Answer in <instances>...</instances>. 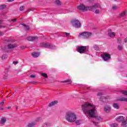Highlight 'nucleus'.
<instances>
[{
  "instance_id": "nucleus-1",
  "label": "nucleus",
  "mask_w": 127,
  "mask_h": 127,
  "mask_svg": "<svg viewBox=\"0 0 127 127\" xmlns=\"http://www.w3.org/2000/svg\"><path fill=\"white\" fill-rule=\"evenodd\" d=\"M81 108L83 113L87 116L88 119L94 118L98 121H101L102 118L101 117L95 116L97 114V110L95 105L86 102L82 105Z\"/></svg>"
},
{
  "instance_id": "nucleus-2",
  "label": "nucleus",
  "mask_w": 127,
  "mask_h": 127,
  "mask_svg": "<svg viewBox=\"0 0 127 127\" xmlns=\"http://www.w3.org/2000/svg\"><path fill=\"white\" fill-rule=\"evenodd\" d=\"M65 119L68 123H74L77 120V115L75 113L69 111L65 114Z\"/></svg>"
},
{
  "instance_id": "nucleus-3",
  "label": "nucleus",
  "mask_w": 127,
  "mask_h": 127,
  "mask_svg": "<svg viewBox=\"0 0 127 127\" xmlns=\"http://www.w3.org/2000/svg\"><path fill=\"white\" fill-rule=\"evenodd\" d=\"M97 7H100V4L96 3L93 6L86 7L85 5L81 4L77 7V8L81 11H86L87 10H94V9H95V8H97Z\"/></svg>"
},
{
  "instance_id": "nucleus-4",
  "label": "nucleus",
  "mask_w": 127,
  "mask_h": 127,
  "mask_svg": "<svg viewBox=\"0 0 127 127\" xmlns=\"http://www.w3.org/2000/svg\"><path fill=\"white\" fill-rule=\"evenodd\" d=\"M88 49H89V47L88 46H77V50L79 53L80 54H83L85 53H87L88 52Z\"/></svg>"
},
{
  "instance_id": "nucleus-5",
  "label": "nucleus",
  "mask_w": 127,
  "mask_h": 127,
  "mask_svg": "<svg viewBox=\"0 0 127 127\" xmlns=\"http://www.w3.org/2000/svg\"><path fill=\"white\" fill-rule=\"evenodd\" d=\"M116 121L119 123H122L121 126L122 127H127V121L125 120V117L123 116H119L116 119Z\"/></svg>"
},
{
  "instance_id": "nucleus-6",
  "label": "nucleus",
  "mask_w": 127,
  "mask_h": 127,
  "mask_svg": "<svg viewBox=\"0 0 127 127\" xmlns=\"http://www.w3.org/2000/svg\"><path fill=\"white\" fill-rule=\"evenodd\" d=\"M92 33L90 32H83L79 33L78 37H81V38H89L90 36H92Z\"/></svg>"
},
{
  "instance_id": "nucleus-7",
  "label": "nucleus",
  "mask_w": 127,
  "mask_h": 127,
  "mask_svg": "<svg viewBox=\"0 0 127 127\" xmlns=\"http://www.w3.org/2000/svg\"><path fill=\"white\" fill-rule=\"evenodd\" d=\"M71 24L72 26L75 27L76 28H80L82 25L81 24V22L77 19H74L71 20Z\"/></svg>"
},
{
  "instance_id": "nucleus-8",
  "label": "nucleus",
  "mask_w": 127,
  "mask_h": 127,
  "mask_svg": "<svg viewBox=\"0 0 127 127\" xmlns=\"http://www.w3.org/2000/svg\"><path fill=\"white\" fill-rule=\"evenodd\" d=\"M101 57L104 61H109L111 59V55L108 53H104L101 55Z\"/></svg>"
},
{
  "instance_id": "nucleus-9",
  "label": "nucleus",
  "mask_w": 127,
  "mask_h": 127,
  "mask_svg": "<svg viewBox=\"0 0 127 127\" xmlns=\"http://www.w3.org/2000/svg\"><path fill=\"white\" fill-rule=\"evenodd\" d=\"M40 47H44V48H52L53 49L52 47L51 46V45L49 43H42L40 44Z\"/></svg>"
},
{
  "instance_id": "nucleus-10",
  "label": "nucleus",
  "mask_w": 127,
  "mask_h": 127,
  "mask_svg": "<svg viewBox=\"0 0 127 127\" xmlns=\"http://www.w3.org/2000/svg\"><path fill=\"white\" fill-rule=\"evenodd\" d=\"M97 96H98V97H101V98H100V101H101V102H105V100H106V99L109 98V97H106L105 96H103V93H98Z\"/></svg>"
},
{
  "instance_id": "nucleus-11",
  "label": "nucleus",
  "mask_w": 127,
  "mask_h": 127,
  "mask_svg": "<svg viewBox=\"0 0 127 127\" xmlns=\"http://www.w3.org/2000/svg\"><path fill=\"white\" fill-rule=\"evenodd\" d=\"M111 106L109 105H105L104 107V111L105 113H110V112H111Z\"/></svg>"
},
{
  "instance_id": "nucleus-12",
  "label": "nucleus",
  "mask_w": 127,
  "mask_h": 127,
  "mask_svg": "<svg viewBox=\"0 0 127 127\" xmlns=\"http://www.w3.org/2000/svg\"><path fill=\"white\" fill-rule=\"evenodd\" d=\"M108 36L109 37H115V36H116V34L115 33V32H112V30L111 29H109L108 30Z\"/></svg>"
},
{
  "instance_id": "nucleus-13",
  "label": "nucleus",
  "mask_w": 127,
  "mask_h": 127,
  "mask_svg": "<svg viewBox=\"0 0 127 127\" xmlns=\"http://www.w3.org/2000/svg\"><path fill=\"white\" fill-rule=\"evenodd\" d=\"M99 9L102 10V7H101V5H100V7H96V8H94L93 10H91L92 11H94L95 13L98 14V13H100Z\"/></svg>"
},
{
  "instance_id": "nucleus-14",
  "label": "nucleus",
  "mask_w": 127,
  "mask_h": 127,
  "mask_svg": "<svg viewBox=\"0 0 127 127\" xmlns=\"http://www.w3.org/2000/svg\"><path fill=\"white\" fill-rule=\"evenodd\" d=\"M8 49H13V48H15V47H17V45L15 44H8L7 46Z\"/></svg>"
},
{
  "instance_id": "nucleus-15",
  "label": "nucleus",
  "mask_w": 127,
  "mask_h": 127,
  "mask_svg": "<svg viewBox=\"0 0 127 127\" xmlns=\"http://www.w3.org/2000/svg\"><path fill=\"white\" fill-rule=\"evenodd\" d=\"M36 39H37V37H28L27 38L28 41H35Z\"/></svg>"
},
{
  "instance_id": "nucleus-16",
  "label": "nucleus",
  "mask_w": 127,
  "mask_h": 127,
  "mask_svg": "<svg viewBox=\"0 0 127 127\" xmlns=\"http://www.w3.org/2000/svg\"><path fill=\"white\" fill-rule=\"evenodd\" d=\"M57 104H58V101H53L49 104L48 107H53V106H55V105H57Z\"/></svg>"
},
{
  "instance_id": "nucleus-17",
  "label": "nucleus",
  "mask_w": 127,
  "mask_h": 127,
  "mask_svg": "<svg viewBox=\"0 0 127 127\" xmlns=\"http://www.w3.org/2000/svg\"><path fill=\"white\" fill-rule=\"evenodd\" d=\"M40 55V53H39L34 52L32 53V56L34 58H37V57H39Z\"/></svg>"
},
{
  "instance_id": "nucleus-18",
  "label": "nucleus",
  "mask_w": 127,
  "mask_h": 127,
  "mask_svg": "<svg viewBox=\"0 0 127 127\" xmlns=\"http://www.w3.org/2000/svg\"><path fill=\"white\" fill-rule=\"evenodd\" d=\"M5 122H6V118H5V117H2L1 119L0 124V125H4V124H5Z\"/></svg>"
},
{
  "instance_id": "nucleus-19",
  "label": "nucleus",
  "mask_w": 127,
  "mask_h": 127,
  "mask_svg": "<svg viewBox=\"0 0 127 127\" xmlns=\"http://www.w3.org/2000/svg\"><path fill=\"white\" fill-rule=\"evenodd\" d=\"M113 107L114 109H116V110H119V109H120V105H119V104L117 103H113Z\"/></svg>"
},
{
  "instance_id": "nucleus-20",
  "label": "nucleus",
  "mask_w": 127,
  "mask_h": 127,
  "mask_svg": "<svg viewBox=\"0 0 127 127\" xmlns=\"http://www.w3.org/2000/svg\"><path fill=\"white\" fill-rule=\"evenodd\" d=\"M74 123H75V125H76V126H80V125H81V124H82V120H76L74 122Z\"/></svg>"
},
{
  "instance_id": "nucleus-21",
  "label": "nucleus",
  "mask_w": 127,
  "mask_h": 127,
  "mask_svg": "<svg viewBox=\"0 0 127 127\" xmlns=\"http://www.w3.org/2000/svg\"><path fill=\"white\" fill-rule=\"evenodd\" d=\"M35 125H36V123H35V122H32L31 123H29L27 125V127H35Z\"/></svg>"
},
{
  "instance_id": "nucleus-22",
  "label": "nucleus",
  "mask_w": 127,
  "mask_h": 127,
  "mask_svg": "<svg viewBox=\"0 0 127 127\" xmlns=\"http://www.w3.org/2000/svg\"><path fill=\"white\" fill-rule=\"evenodd\" d=\"M52 124L50 123H45L43 124V127H51Z\"/></svg>"
},
{
  "instance_id": "nucleus-23",
  "label": "nucleus",
  "mask_w": 127,
  "mask_h": 127,
  "mask_svg": "<svg viewBox=\"0 0 127 127\" xmlns=\"http://www.w3.org/2000/svg\"><path fill=\"white\" fill-rule=\"evenodd\" d=\"M121 102H127V98L125 97H121L119 99Z\"/></svg>"
},
{
  "instance_id": "nucleus-24",
  "label": "nucleus",
  "mask_w": 127,
  "mask_h": 127,
  "mask_svg": "<svg viewBox=\"0 0 127 127\" xmlns=\"http://www.w3.org/2000/svg\"><path fill=\"white\" fill-rule=\"evenodd\" d=\"M126 14H127V11H124L122 13H120L119 17H123V16H125Z\"/></svg>"
},
{
  "instance_id": "nucleus-25",
  "label": "nucleus",
  "mask_w": 127,
  "mask_h": 127,
  "mask_svg": "<svg viewBox=\"0 0 127 127\" xmlns=\"http://www.w3.org/2000/svg\"><path fill=\"white\" fill-rule=\"evenodd\" d=\"M21 25L25 27V30H29V26L25 25V24H21Z\"/></svg>"
},
{
  "instance_id": "nucleus-26",
  "label": "nucleus",
  "mask_w": 127,
  "mask_h": 127,
  "mask_svg": "<svg viewBox=\"0 0 127 127\" xmlns=\"http://www.w3.org/2000/svg\"><path fill=\"white\" fill-rule=\"evenodd\" d=\"M110 127H119V124L117 123H113L110 124Z\"/></svg>"
},
{
  "instance_id": "nucleus-27",
  "label": "nucleus",
  "mask_w": 127,
  "mask_h": 127,
  "mask_svg": "<svg viewBox=\"0 0 127 127\" xmlns=\"http://www.w3.org/2000/svg\"><path fill=\"white\" fill-rule=\"evenodd\" d=\"M93 48L94 49H95V50H96L97 51L100 50V47L97 45H94L93 46Z\"/></svg>"
},
{
  "instance_id": "nucleus-28",
  "label": "nucleus",
  "mask_w": 127,
  "mask_h": 127,
  "mask_svg": "<svg viewBox=\"0 0 127 127\" xmlns=\"http://www.w3.org/2000/svg\"><path fill=\"white\" fill-rule=\"evenodd\" d=\"M3 105H4V102L2 101L1 103H0V110L1 111H3V108H1Z\"/></svg>"
},
{
  "instance_id": "nucleus-29",
  "label": "nucleus",
  "mask_w": 127,
  "mask_h": 127,
  "mask_svg": "<svg viewBox=\"0 0 127 127\" xmlns=\"http://www.w3.org/2000/svg\"><path fill=\"white\" fill-rule=\"evenodd\" d=\"M8 74L6 73V70L5 71V75L3 76V78L4 79H7Z\"/></svg>"
},
{
  "instance_id": "nucleus-30",
  "label": "nucleus",
  "mask_w": 127,
  "mask_h": 127,
  "mask_svg": "<svg viewBox=\"0 0 127 127\" xmlns=\"http://www.w3.org/2000/svg\"><path fill=\"white\" fill-rule=\"evenodd\" d=\"M25 7L24 6V5H22L19 8V10L20 11H23V10L25 9Z\"/></svg>"
},
{
  "instance_id": "nucleus-31",
  "label": "nucleus",
  "mask_w": 127,
  "mask_h": 127,
  "mask_svg": "<svg viewBox=\"0 0 127 127\" xmlns=\"http://www.w3.org/2000/svg\"><path fill=\"white\" fill-rule=\"evenodd\" d=\"M122 94H123V95H125V96H127V91H125V90H123L122 91Z\"/></svg>"
},
{
  "instance_id": "nucleus-32",
  "label": "nucleus",
  "mask_w": 127,
  "mask_h": 127,
  "mask_svg": "<svg viewBox=\"0 0 127 127\" xmlns=\"http://www.w3.org/2000/svg\"><path fill=\"white\" fill-rule=\"evenodd\" d=\"M56 3H57V4H58V5H60V4H61V2L59 0H57L56 1Z\"/></svg>"
},
{
  "instance_id": "nucleus-33",
  "label": "nucleus",
  "mask_w": 127,
  "mask_h": 127,
  "mask_svg": "<svg viewBox=\"0 0 127 127\" xmlns=\"http://www.w3.org/2000/svg\"><path fill=\"white\" fill-rule=\"evenodd\" d=\"M41 75H43V77H44L45 78H47L48 77L47 74L46 73H42Z\"/></svg>"
},
{
  "instance_id": "nucleus-34",
  "label": "nucleus",
  "mask_w": 127,
  "mask_h": 127,
  "mask_svg": "<svg viewBox=\"0 0 127 127\" xmlns=\"http://www.w3.org/2000/svg\"><path fill=\"white\" fill-rule=\"evenodd\" d=\"M117 42L118 43H120V44H121L123 42L122 41V39H121L120 38H118L117 40Z\"/></svg>"
},
{
  "instance_id": "nucleus-35",
  "label": "nucleus",
  "mask_w": 127,
  "mask_h": 127,
  "mask_svg": "<svg viewBox=\"0 0 127 127\" xmlns=\"http://www.w3.org/2000/svg\"><path fill=\"white\" fill-rule=\"evenodd\" d=\"M67 82H68V83H72V81L71 80H69V79H67L64 81V83H67Z\"/></svg>"
},
{
  "instance_id": "nucleus-36",
  "label": "nucleus",
  "mask_w": 127,
  "mask_h": 127,
  "mask_svg": "<svg viewBox=\"0 0 127 127\" xmlns=\"http://www.w3.org/2000/svg\"><path fill=\"white\" fill-rule=\"evenodd\" d=\"M118 49L119 50H123V46L122 45H119L118 46Z\"/></svg>"
},
{
  "instance_id": "nucleus-37",
  "label": "nucleus",
  "mask_w": 127,
  "mask_h": 127,
  "mask_svg": "<svg viewBox=\"0 0 127 127\" xmlns=\"http://www.w3.org/2000/svg\"><path fill=\"white\" fill-rule=\"evenodd\" d=\"M1 58L2 60H4V59H6V58H7V57H6L5 55H3L2 56Z\"/></svg>"
},
{
  "instance_id": "nucleus-38",
  "label": "nucleus",
  "mask_w": 127,
  "mask_h": 127,
  "mask_svg": "<svg viewBox=\"0 0 127 127\" xmlns=\"http://www.w3.org/2000/svg\"><path fill=\"white\" fill-rule=\"evenodd\" d=\"M0 7L1 8H5L6 7V5H1Z\"/></svg>"
},
{
  "instance_id": "nucleus-39",
  "label": "nucleus",
  "mask_w": 127,
  "mask_h": 127,
  "mask_svg": "<svg viewBox=\"0 0 127 127\" xmlns=\"http://www.w3.org/2000/svg\"><path fill=\"white\" fill-rule=\"evenodd\" d=\"M16 20H17V18H14V19H12L11 20V21H12L13 22H15V21H16Z\"/></svg>"
},
{
  "instance_id": "nucleus-40",
  "label": "nucleus",
  "mask_w": 127,
  "mask_h": 127,
  "mask_svg": "<svg viewBox=\"0 0 127 127\" xmlns=\"http://www.w3.org/2000/svg\"><path fill=\"white\" fill-rule=\"evenodd\" d=\"M69 35H70L69 33H65V35H64V36H65L66 37H68V36H69Z\"/></svg>"
},
{
  "instance_id": "nucleus-41",
  "label": "nucleus",
  "mask_w": 127,
  "mask_h": 127,
  "mask_svg": "<svg viewBox=\"0 0 127 127\" xmlns=\"http://www.w3.org/2000/svg\"><path fill=\"white\" fill-rule=\"evenodd\" d=\"M13 64H14V65H16L17 64H18V62H13Z\"/></svg>"
},
{
  "instance_id": "nucleus-42",
  "label": "nucleus",
  "mask_w": 127,
  "mask_h": 127,
  "mask_svg": "<svg viewBox=\"0 0 127 127\" xmlns=\"http://www.w3.org/2000/svg\"><path fill=\"white\" fill-rule=\"evenodd\" d=\"M33 11V9H28V11H27V12H29L30 11Z\"/></svg>"
},
{
  "instance_id": "nucleus-43",
  "label": "nucleus",
  "mask_w": 127,
  "mask_h": 127,
  "mask_svg": "<svg viewBox=\"0 0 127 127\" xmlns=\"http://www.w3.org/2000/svg\"><path fill=\"white\" fill-rule=\"evenodd\" d=\"M124 41L125 43H127V38H125Z\"/></svg>"
},
{
  "instance_id": "nucleus-44",
  "label": "nucleus",
  "mask_w": 127,
  "mask_h": 127,
  "mask_svg": "<svg viewBox=\"0 0 127 127\" xmlns=\"http://www.w3.org/2000/svg\"><path fill=\"white\" fill-rule=\"evenodd\" d=\"M93 124H94V125H98V122H95V121H92Z\"/></svg>"
},
{
  "instance_id": "nucleus-45",
  "label": "nucleus",
  "mask_w": 127,
  "mask_h": 127,
  "mask_svg": "<svg viewBox=\"0 0 127 127\" xmlns=\"http://www.w3.org/2000/svg\"><path fill=\"white\" fill-rule=\"evenodd\" d=\"M3 35V32H0V36H2Z\"/></svg>"
},
{
  "instance_id": "nucleus-46",
  "label": "nucleus",
  "mask_w": 127,
  "mask_h": 127,
  "mask_svg": "<svg viewBox=\"0 0 127 127\" xmlns=\"http://www.w3.org/2000/svg\"><path fill=\"white\" fill-rule=\"evenodd\" d=\"M30 77L31 78H35V75H30Z\"/></svg>"
},
{
  "instance_id": "nucleus-47",
  "label": "nucleus",
  "mask_w": 127,
  "mask_h": 127,
  "mask_svg": "<svg viewBox=\"0 0 127 127\" xmlns=\"http://www.w3.org/2000/svg\"><path fill=\"white\" fill-rule=\"evenodd\" d=\"M116 8H117V6H114L113 7V9H116Z\"/></svg>"
},
{
  "instance_id": "nucleus-48",
  "label": "nucleus",
  "mask_w": 127,
  "mask_h": 127,
  "mask_svg": "<svg viewBox=\"0 0 127 127\" xmlns=\"http://www.w3.org/2000/svg\"><path fill=\"white\" fill-rule=\"evenodd\" d=\"M21 49H25V47L22 46L21 47Z\"/></svg>"
},
{
  "instance_id": "nucleus-49",
  "label": "nucleus",
  "mask_w": 127,
  "mask_h": 127,
  "mask_svg": "<svg viewBox=\"0 0 127 127\" xmlns=\"http://www.w3.org/2000/svg\"><path fill=\"white\" fill-rule=\"evenodd\" d=\"M8 2H11V1H13V0H7Z\"/></svg>"
},
{
  "instance_id": "nucleus-50",
  "label": "nucleus",
  "mask_w": 127,
  "mask_h": 127,
  "mask_svg": "<svg viewBox=\"0 0 127 127\" xmlns=\"http://www.w3.org/2000/svg\"><path fill=\"white\" fill-rule=\"evenodd\" d=\"M10 108H11L10 106L8 107H7L8 110H9V109H10Z\"/></svg>"
},
{
  "instance_id": "nucleus-51",
  "label": "nucleus",
  "mask_w": 127,
  "mask_h": 127,
  "mask_svg": "<svg viewBox=\"0 0 127 127\" xmlns=\"http://www.w3.org/2000/svg\"><path fill=\"white\" fill-rule=\"evenodd\" d=\"M125 121H127V117L126 120H125Z\"/></svg>"
},
{
  "instance_id": "nucleus-52",
  "label": "nucleus",
  "mask_w": 127,
  "mask_h": 127,
  "mask_svg": "<svg viewBox=\"0 0 127 127\" xmlns=\"http://www.w3.org/2000/svg\"><path fill=\"white\" fill-rule=\"evenodd\" d=\"M0 28H1V26L0 25Z\"/></svg>"
}]
</instances>
